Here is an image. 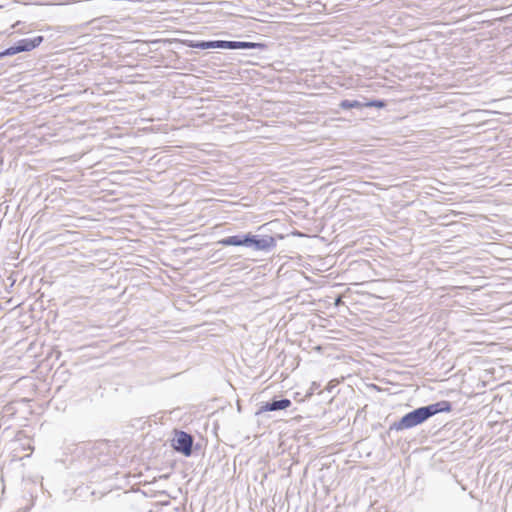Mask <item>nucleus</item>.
Wrapping results in <instances>:
<instances>
[{
	"label": "nucleus",
	"mask_w": 512,
	"mask_h": 512,
	"mask_svg": "<svg viewBox=\"0 0 512 512\" xmlns=\"http://www.w3.org/2000/svg\"><path fill=\"white\" fill-rule=\"evenodd\" d=\"M452 405L449 401L443 400L427 406H422L405 414L399 421L394 422L390 426V430L402 431L413 428L424 423L430 417L440 412H450Z\"/></svg>",
	"instance_id": "f257e3e1"
},
{
	"label": "nucleus",
	"mask_w": 512,
	"mask_h": 512,
	"mask_svg": "<svg viewBox=\"0 0 512 512\" xmlns=\"http://www.w3.org/2000/svg\"><path fill=\"white\" fill-rule=\"evenodd\" d=\"M44 38L43 36H36L34 38H25L17 41L13 46L6 48L0 52V58L13 56L20 52H28L38 47Z\"/></svg>",
	"instance_id": "f03ea898"
},
{
	"label": "nucleus",
	"mask_w": 512,
	"mask_h": 512,
	"mask_svg": "<svg viewBox=\"0 0 512 512\" xmlns=\"http://www.w3.org/2000/svg\"><path fill=\"white\" fill-rule=\"evenodd\" d=\"M193 441L194 439L190 434L184 431H176L175 437L172 440V447L177 452L188 457L192 454Z\"/></svg>",
	"instance_id": "7ed1b4c3"
},
{
	"label": "nucleus",
	"mask_w": 512,
	"mask_h": 512,
	"mask_svg": "<svg viewBox=\"0 0 512 512\" xmlns=\"http://www.w3.org/2000/svg\"><path fill=\"white\" fill-rule=\"evenodd\" d=\"M264 47L262 43L219 40V49H263Z\"/></svg>",
	"instance_id": "20e7f679"
},
{
	"label": "nucleus",
	"mask_w": 512,
	"mask_h": 512,
	"mask_svg": "<svg viewBox=\"0 0 512 512\" xmlns=\"http://www.w3.org/2000/svg\"><path fill=\"white\" fill-rule=\"evenodd\" d=\"M291 404L292 402L287 398L273 399L270 402L263 403L259 410L256 412V415H260L263 412L284 410L290 407Z\"/></svg>",
	"instance_id": "39448f33"
},
{
	"label": "nucleus",
	"mask_w": 512,
	"mask_h": 512,
	"mask_svg": "<svg viewBox=\"0 0 512 512\" xmlns=\"http://www.w3.org/2000/svg\"><path fill=\"white\" fill-rule=\"evenodd\" d=\"M276 246V241L272 236L265 235L263 237H259L255 235L254 238V249L261 251H269Z\"/></svg>",
	"instance_id": "423d86ee"
},
{
	"label": "nucleus",
	"mask_w": 512,
	"mask_h": 512,
	"mask_svg": "<svg viewBox=\"0 0 512 512\" xmlns=\"http://www.w3.org/2000/svg\"><path fill=\"white\" fill-rule=\"evenodd\" d=\"M242 234L225 237L218 241L222 246H241Z\"/></svg>",
	"instance_id": "0eeeda50"
},
{
	"label": "nucleus",
	"mask_w": 512,
	"mask_h": 512,
	"mask_svg": "<svg viewBox=\"0 0 512 512\" xmlns=\"http://www.w3.org/2000/svg\"><path fill=\"white\" fill-rule=\"evenodd\" d=\"M190 47L197 49H215L219 48V40L215 41H197L195 43L190 44Z\"/></svg>",
	"instance_id": "6e6552de"
},
{
	"label": "nucleus",
	"mask_w": 512,
	"mask_h": 512,
	"mask_svg": "<svg viewBox=\"0 0 512 512\" xmlns=\"http://www.w3.org/2000/svg\"><path fill=\"white\" fill-rule=\"evenodd\" d=\"M340 107L342 109L360 108V107H362V104L357 100L345 99V100L341 101Z\"/></svg>",
	"instance_id": "1a4fd4ad"
},
{
	"label": "nucleus",
	"mask_w": 512,
	"mask_h": 512,
	"mask_svg": "<svg viewBox=\"0 0 512 512\" xmlns=\"http://www.w3.org/2000/svg\"><path fill=\"white\" fill-rule=\"evenodd\" d=\"M254 238L255 235H252L250 233L242 234L241 246L254 247Z\"/></svg>",
	"instance_id": "9d476101"
},
{
	"label": "nucleus",
	"mask_w": 512,
	"mask_h": 512,
	"mask_svg": "<svg viewBox=\"0 0 512 512\" xmlns=\"http://www.w3.org/2000/svg\"><path fill=\"white\" fill-rule=\"evenodd\" d=\"M384 105H385L384 102L381 100H374V101H371L366 104V106H368V107H379V108L384 107Z\"/></svg>",
	"instance_id": "9b49d317"
}]
</instances>
